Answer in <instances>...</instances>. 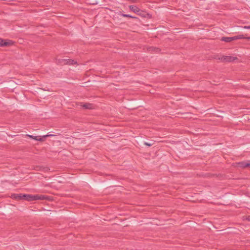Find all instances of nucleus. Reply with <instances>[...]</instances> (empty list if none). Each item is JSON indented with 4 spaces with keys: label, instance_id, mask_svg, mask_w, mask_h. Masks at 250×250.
I'll return each instance as SVG.
<instances>
[{
    "label": "nucleus",
    "instance_id": "f257e3e1",
    "mask_svg": "<svg viewBox=\"0 0 250 250\" xmlns=\"http://www.w3.org/2000/svg\"><path fill=\"white\" fill-rule=\"evenodd\" d=\"M218 59L222 62H232L238 59L235 57L223 56L221 58H218Z\"/></svg>",
    "mask_w": 250,
    "mask_h": 250
},
{
    "label": "nucleus",
    "instance_id": "f03ea898",
    "mask_svg": "<svg viewBox=\"0 0 250 250\" xmlns=\"http://www.w3.org/2000/svg\"><path fill=\"white\" fill-rule=\"evenodd\" d=\"M33 201L35 200H43L47 199V197L43 195H32Z\"/></svg>",
    "mask_w": 250,
    "mask_h": 250
},
{
    "label": "nucleus",
    "instance_id": "7ed1b4c3",
    "mask_svg": "<svg viewBox=\"0 0 250 250\" xmlns=\"http://www.w3.org/2000/svg\"><path fill=\"white\" fill-rule=\"evenodd\" d=\"M23 194H13L11 195V198L17 200H23Z\"/></svg>",
    "mask_w": 250,
    "mask_h": 250
},
{
    "label": "nucleus",
    "instance_id": "20e7f679",
    "mask_svg": "<svg viewBox=\"0 0 250 250\" xmlns=\"http://www.w3.org/2000/svg\"><path fill=\"white\" fill-rule=\"evenodd\" d=\"M12 42L11 41L6 42L3 40L0 39V46H6L12 44Z\"/></svg>",
    "mask_w": 250,
    "mask_h": 250
},
{
    "label": "nucleus",
    "instance_id": "39448f33",
    "mask_svg": "<svg viewBox=\"0 0 250 250\" xmlns=\"http://www.w3.org/2000/svg\"><path fill=\"white\" fill-rule=\"evenodd\" d=\"M23 200L28 201H33L32 195L31 194H23Z\"/></svg>",
    "mask_w": 250,
    "mask_h": 250
},
{
    "label": "nucleus",
    "instance_id": "423d86ee",
    "mask_svg": "<svg viewBox=\"0 0 250 250\" xmlns=\"http://www.w3.org/2000/svg\"><path fill=\"white\" fill-rule=\"evenodd\" d=\"M248 162L243 161L238 163L237 165L238 167L244 168L248 167V166L246 165L248 164Z\"/></svg>",
    "mask_w": 250,
    "mask_h": 250
},
{
    "label": "nucleus",
    "instance_id": "0eeeda50",
    "mask_svg": "<svg viewBox=\"0 0 250 250\" xmlns=\"http://www.w3.org/2000/svg\"><path fill=\"white\" fill-rule=\"evenodd\" d=\"M129 9L134 13L138 12L140 11V9L138 7L134 5H130Z\"/></svg>",
    "mask_w": 250,
    "mask_h": 250
},
{
    "label": "nucleus",
    "instance_id": "6e6552de",
    "mask_svg": "<svg viewBox=\"0 0 250 250\" xmlns=\"http://www.w3.org/2000/svg\"><path fill=\"white\" fill-rule=\"evenodd\" d=\"M76 63L77 62L73 60L66 59L65 64H73Z\"/></svg>",
    "mask_w": 250,
    "mask_h": 250
},
{
    "label": "nucleus",
    "instance_id": "1a4fd4ad",
    "mask_svg": "<svg viewBox=\"0 0 250 250\" xmlns=\"http://www.w3.org/2000/svg\"><path fill=\"white\" fill-rule=\"evenodd\" d=\"M65 62H66V59H59L57 61V63L59 64L60 65H64V64H65Z\"/></svg>",
    "mask_w": 250,
    "mask_h": 250
},
{
    "label": "nucleus",
    "instance_id": "9d476101",
    "mask_svg": "<svg viewBox=\"0 0 250 250\" xmlns=\"http://www.w3.org/2000/svg\"><path fill=\"white\" fill-rule=\"evenodd\" d=\"M231 38L230 37H222L221 41L227 42H231Z\"/></svg>",
    "mask_w": 250,
    "mask_h": 250
},
{
    "label": "nucleus",
    "instance_id": "9b49d317",
    "mask_svg": "<svg viewBox=\"0 0 250 250\" xmlns=\"http://www.w3.org/2000/svg\"><path fill=\"white\" fill-rule=\"evenodd\" d=\"M27 136L29 137L30 138H31L34 140H38V141H42V138H40V139H38V136H33L32 135H27Z\"/></svg>",
    "mask_w": 250,
    "mask_h": 250
},
{
    "label": "nucleus",
    "instance_id": "f8f14e48",
    "mask_svg": "<svg viewBox=\"0 0 250 250\" xmlns=\"http://www.w3.org/2000/svg\"><path fill=\"white\" fill-rule=\"evenodd\" d=\"M236 36H237V40L246 39V38L243 35H237Z\"/></svg>",
    "mask_w": 250,
    "mask_h": 250
},
{
    "label": "nucleus",
    "instance_id": "ddd939ff",
    "mask_svg": "<svg viewBox=\"0 0 250 250\" xmlns=\"http://www.w3.org/2000/svg\"><path fill=\"white\" fill-rule=\"evenodd\" d=\"M83 106L85 108L89 109V108H91V104H84Z\"/></svg>",
    "mask_w": 250,
    "mask_h": 250
},
{
    "label": "nucleus",
    "instance_id": "4468645a",
    "mask_svg": "<svg viewBox=\"0 0 250 250\" xmlns=\"http://www.w3.org/2000/svg\"><path fill=\"white\" fill-rule=\"evenodd\" d=\"M144 144L146 146H150L153 145V144H150V143H147V142H145Z\"/></svg>",
    "mask_w": 250,
    "mask_h": 250
},
{
    "label": "nucleus",
    "instance_id": "2eb2a0df",
    "mask_svg": "<svg viewBox=\"0 0 250 250\" xmlns=\"http://www.w3.org/2000/svg\"><path fill=\"white\" fill-rule=\"evenodd\" d=\"M230 38H231V41L237 40L236 36H235L234 37H230Z\"/></svg>",
    "mask_w": 250,
    "mask_h": 250
},
{
    "label": "nucleus",
    "instance_id": "dca6fc26",
    "mask_svg": "<svg viewBox=\"0 0 250 250\" xmlns=\"http://www.w3.org/2000/svg\"><path fill=\"white\" fill-rule=\"evenodd\" d=\"M123 16L124 17H129V18H132V16H131L130 15H127V14H123Z\"/></svg>",
    "mask_w": 250,
    "mask_h": 250
},
{
    "label": "nucleus",
    "instance_id": "f3484780",
    "mask_svg": "<svg viewBox=\"0 0 250 250\" xmlns=\"http://www.w3.org/2000/svg\"><path fill=\"white\" fill-rule=\"evenodd\" d=\"M53 136H54V135H53V134H47V135H44L43 137H47Z\"/></svg>",
    "mask_w": 250,
    "mask_h": 250
},
{
    "label": "nucleus",
    "instance_id": "a211bd4d",
    "mask_svg": "<svg viewBox=\"0 0 250 250\" xmlns=\"http://www.w3.org/2000/svg\"><path fill=\"white\" fill-rule=\"evenodd\" d=\"M243 28L247 29H250V26H245Z\"/></svg>",
    "mask_w": 250,
    "mask_h": 250
},
{
    "label": "nucleus",
    "instance_id": "6ab92c4d",
    "mask_svg": "<svg viewBox=\"0 0 250 250\" xmlns=\"http://www.w3.org/2000/svg\"><path fill=\"white\" fill-rule=\"evenodd\" d=\"M246 219L249 221H250V215H249L246 218Z\"/></svg>",
    "mask_w": 250,
    "mask_h": 250
},
{
    "label": "nucleus",
    "instance_id": "aec40b11",
    "mask_svg": "<svg viewBox=\"0 0 250 250\" xmlns=\"http://www.w3.org/2000/svg\"><path fill=\"white\" fill-rule=\"evenodd\" d=\"M246 165L248 166V167L250 168V162H248V164H247Z\"/></svg>",
    "mask_w": 250,
    "mask_h": 250
}]
</instances>
